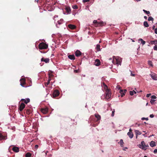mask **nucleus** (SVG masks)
<instances>
[{
    "instance_id": "35",
    "label": "nucleus",
    "mask_w": 157,
    "mask_h": 157,
    "mask_svg": "<svg viewBox=\"0 0 157 157\" xmlns=\"http://www.w3.org/2000/svg\"><path fill=\"white\" fill-rule=\"evenodd\" d=\"M143 11L145 13H146L147 14H150V12L148 11H147L144 10H143Z\"/></svg>"
},
{
    "instance_id": "12",
    "label": "nucleus",
    "mask_w": 157,
    "mask_h": 157,
    "mask_svg": "<svg viewBox=\"0 0 157 157\" xmlns=\"http://www.w3.org/2000/svg\"><path fill=\"white\" fill-rule=\"evenodd\" d=\"M12 150L16 152H18L19 151V149L18 147L14 146L12 148Z\"/></svg>"
},
{
    "instance_id": "16",
    "label": "nucleus",
    "mask_w": 157,
    "mask_h": 157,
    "mask_svg": "<svg viewBox=\"0 0 157 157\" xmlns=\"http://www.w3.org/2000/svg\"><path fill=\"white\" fill-rule=\"evenodd\" d=\"M6 137L5 136H3L0 132V141L2 140H5L6 139Z\"/></svg>"
},
{
    "instance_id": "31",
    "label": "nucleus",
    "mask_w": 157,
    "mask_h": 157,
    "mask_svg": "<svg viewBox=\"0 0 157 157\" xmlns=\"http://www.w3.org/2000/svg\"><path fill=\"white\" fill-rule=\"evenodd\" d=\"M66 10L67 12L69 13L71 11V9L69 7H67L66 8Z\"/></svg>"
},
{
    "instance_id": "61",
    "label": "nucleus",
    "mask_w": 157,
    "mask_h": 157,
    "mask_svg": "<svg viewBox=\"0 0 157 157\" xmlns=\"http://www.w3.org/2000/svg\"><path fill=\"white\" fill-rule=\"evenodd\" d=\"M35 1H36L37 2H38V0H35Z\"/></svg>"
},
{
    "instance_id": "9",
    "label": "nucleus",
    "mask_w": 157,
    "mask_h": 157,
    "mask_svg": "<svg viewBox=\"0 0 157 157\" xmlns=\"http://www.w3.org/2000/svg\"><path fill=\"white\" fill-rule=\"evenodd\" d=\"M150 75L151 78L154 80H157V75L153 73L150 74Z\"/></svg>"
},
{
    "instance_id": "24",
    "label": "nucleus",
    "mask_w": 157,
    "mask_h": 157,
    "mask_svg": "<svg viewBox=\"0 0 157 157\" xmlns=\"http://www.w3.org/2000/svg\"><path fill=\"white\" fill-rule=\"evenodd\" d=\"M150 43L151 44H154L155 45H157V40H151L150 41Z\"/></svg>"
},
{
    "instance_id": "28",
    "label": "nucleus",
    "mask_w": 157,
    "mask_h": 157,
    "mask_svg": "<svg viewBox=\"0 0 157 157\" xmlns=\"http://www.w3.org/2000/svg\"><path fill=\"white\" fill-rule=\"evenodd\" d=\"M144 25L145 27H148L149 26V25L148 24L147 22L146 21L144 22Z\"/></svg>"
},
{
    "instance_id": "6",
    "label": "nucleus",
    "mask_w": 157,
    "mask_h": 157,
    "mask_svg": "<svg viewBox=\"0 0 157 157\" xmlns=\"http://www.w3.org/2000/svg\"><path fill=\"white\" fill-rule=\"evenodd\" d=\"M25 107V105L23 103H21L19 106V109L20 111L23 110Z\"/></svg>"
},
{
    "instance_id": "10",
    "label": "nucleus",
    "mask_w": 157,
    "mask_h": 157,
    "mask_svg": "<svg viewBox=\"0 0 157 157\" xmlns=\"http://www.w3.org/2000/svg\"><path fill=\"white\" fill-rule=\"evenodd\" d=\"M49 58H44L43 57L41 59V62H44L46 63H48L49 62Z\"/></svg>"
},
{
    "instance_id": "13",
    "label": "nucleus",
    "mask_w": 157,
    "mask_h": 157,
    "mask_svg": "<svg viewBox=\"0 0 157 157\" xmlns=\"http://www.w3.org/2000/svg\"><path fill=\"white\" fill-rule=\"evenodd\" d=\"M127 90L126 89L124 90H120V93L121 94V97H123V96L124 95H125L124 93H126V92H127Z\"/></svg>"
},
{
    "instance_id": "56",
    "label": "nucleus",
    "mask_w": 157,
    "mask_h": 157,
    "mask_svg": "<svg viewBox=\"0 0 157 157\" xmlns=\"http://www.w3.org/2000/svg\"><path fill=\"white\" fill-rule=\"evenodd\" d=\"M129 131V132H132L131 129V128H130Z\"/></svg>"
},
{
    "instance_id": "22",
    "label": "nucleus",
    "mask_w": 157,
    "mask_h": 157,
    "mask_svg": "<svg viewBox=\"0 0 157 157\" xmlns=\"http://www.w3.org/2000/svg\"><path fill=\"white\" fill-rule=\"evenodd\" d=\"M150 145L151 147H154L156 146L155 142L154 141H152L151 142Z\"/></svg>"
},
{
    "instance_id": "48",
    "label": "nucleus",
    "mask_w": 157,
    "mask_h": 157,
    "mask_svg": "<svg viewBox=\"0 0 157 157\" xmlns=\"http://www.w3.org/2000/svg\"><path fill=\"white\" fill-rule=\"evenodd\" d=\"M154 152L155 153H157V149H155L154 151Z\"/></svg>"
},
{
    "instance_id": "58",
    "label": "nucleus",
    "mask_w": 157,
    "mask_h": 157,
    "mask_svg": "<svg viewBox=\"0 0 157 157\" xmlns=\"http://www.w3.org/2000/svg\"><path fill=\"white\" fill-rule=\"evenodd\" d=\"M102 84L103 86H104L105 84L104 82H103Z\"/></svg>"
},
{
    "instance_id": "37",
    "label": "nucleus",
    "mask_w": 157,
    "mask_h": 157,
    "mask_svg": "<svg viewBox=\"0 0 157 157\" xmlns=\"http://www.w3.org/2000/svg\"><path fill=\"white\" fill-rule=\"evenodd\" d=\"M155 100L154 99H151L150 100V102L151 103V104H153Z\"/></svg>"
},
{
    "instance_id": "39",
    "label": "nucleus",
    "mask_w": 157,
    "mask_h": 157,
    "mask_svg": "<svg viewBox=\"0 0 157 157\" xmlns=\"http://www.w3.org/2000/svg\"><path fill=\"white\" fill-rule=\"evenodd\" d=\"M153 49L155 51H157V45H155L153 47Z\"/></svg>"
},
{
    "instance_id": "53",
    "label": "nucleus",
    "mask_w": 157,
    "mask_h": 157,
    "mask_svg": "<svg viewBox=\"0 0 157 157\" xmlns=\"http://www.w3.org/2000/svg\"><path fill=\"white\" fill-rule=\"evenodd\" d=\"M144 17L146 19H147V16H144Z\"/></svg>"
},
{
    "instance_id": "19",
    "label": "nucleus",
    "mask_w": 157,
    "mask_h": 157,
    "mask_svg": "<svg viewBox=\"0 0 157 157\" xmlns=\"http://www.w3.org/2000/svg\"><path fill=\"white\" fill-rule=\"evenodd\" d=\"M68 27L70 29H75L76 26L75 25H72V24H70L68 25Z\"/></svg>"
},
{
    "instance_id": "42",
    "label": "nucleus",
    "mask_w": 157,
    "mask_h": 157,
    "mask_svg": "<svg viewBox=\"0 0 157 157\" xmlns=\"http://www.w3.org/2000/svg\"><path fill=\"white\" fill-rule=\"evenodd\" d=\"M151 99H155L156 98V97L155 95H152L151 96Z\"/></svg>"
},
{
    "instance_id": "57",
    "label": "nucleus",
    "mask_w": 157,
    "mask_h": 157,
    "mask_svg": "<svg viewBox=\"0 0 157 157\" xmlns=\"http://www.w3.org/2000/svg\"><path fill=\"white\" fill-rule=\"evenodd\" d=\"M113 64H115V63H114V60H113Z\"/></svg>"
},
{
    "instance_id": "32",
    "label": "nucleus",
    "mask_w": 157,
    "mask_h": 157,
    "mask_svg": "<svg viewBox=\"0 0 157 157\" xmlns=\"http://www.w3.org/2000/svg\"><path fill=\"white\" fill-rule=\"evenodd\" d=\"M50 79H48L47 82L45 83V85L46 86H47L50 83Z\"/></svg>"
},
{
    "instance_id": "5",
    "label": "nucleus",
    "mask_w": 157,
    "mask_h": 157,
    "mask_svg": "<svg viewBox=\"0 0 157 157\" xmlns=\"http://www.w3.org/2000/svg\"><path fill=\"white\" fill-rule=\"evenodd\" d=\"M59 94V92L57 90H55L53 92L52 96L53 98H54L58 96Z\"/></svg>"
},
{
    "instance_id": "47",
    "label": "nucleus",
    "mask_w": 157,
    "mask_h": 157,
    "mask_svg": "<svg viewBox=\"0 0 157 157\" xmlns=\"http://www.w3.org/2000/svg\"><path fill=\"white\" fill-rule=\"evenodd\" d=\"M150 117L151 118H153L154 117V115L153 114H151L150 115Z\"/></svg>"
},
{
    "instance_id": "60",
    "label": "nucleus",
    "mask_w": 157,
    "mask_h": 157,
    "mask_svg": "<svg viewBox=\"0 0 157 157\" xmlns=\"http://www.w3.org/2000/svg\"><path fill=\"white\" fill-rule=\"evenodd\" d=\"M131 40H132V42H134V41H134V40H133L132 39H131Z\"/></svg>"
},
{
    "instance_id": "55",
    "label": "nucleus",
    "mask_w": 157,
    "mask_h": 157,
    "mask_svg": "<svg viewBox=\"0 0 157 157\" xmlns=\"http://www.w3.org/2000/svg\"><path fill=\"white\" fill-rule=\"evenodd\" d=\"M155 26H153L152 27V29H155Z\"/></svg>"
},
{
    "instance_id": "49",
    "label": "nucleus",
    "mask_w": 157,
    "mask_h": 157,
    "mask_svg": "<svg viewBox=\"0 0 157 157\" xmlns=\"http://www.w3.org/2000/svg\"><path fill=\"white\" fill-rule=\"evenodd\" d=\"M151 95V94H147V95H146V97H150V96Z\"/></svg>"
},
{
    "instance_id": "8",
    "label": "nucleus",
    "mask_w": 157,
    "mask_h": 157,
    "mask_svg": "<svg viewBox=\"0 0 157 157\" xmlns=\"http://www.w3.org/2000/svg\"><path fill=\"white\" fill-rule=\"evenodd\" d=\"M20 85L23 87H25L24 85L25 84V79L22 78L20 79Z\"/></svg>"
},
{
    "instance_id": "1",
    "label": "nucleus",
    "mask_w": 157,
    "mask_h": 157,
    "mask_svg": "<svg viewBox=\"0 0 157 157\" xmlns=\"http://www.w3.org/2000/svg\"><path fill=\"white\" fill-rule=\"evenodd\" d=\"M111 93L109 89H107L106 90L105 98L106 100H108L110 98Z\"/></svg>"
},
{
    "instance_id": "40",
    "label": "nucleus",
    "mask_w": 157,
    "mask_h": 157,
    "mask_svg": "<svg viewBox=\"0 0 157 157\" xmlns=\"http://www.w3.org/2000/svg\"><path fill=\"white\" fill-rule=\"evenodd\" d=\"M141 120H146L147 121L148 120V119L147 117V118L143 117L141 118Z\"/></svg>"
},
{
    "instance_id": "4",
    "label": "nucleus",
    "mask_w": 157,
    "mask_h": 157,
    "mask_svg": "<svg viewBox=\"0 0 157 157\" xmlns=\"http://www.w3.org/2000/svg\"><path fill=\"white\" fill-rule=\"evenodd\" d=\"M93 23L96 26H102L105 24L102 21L98 22L96 20H94L93 21Z\"/></svg>"
},
{
    "instance_id": "29",
    "label": "nucleus",
    "mask_w": 157,
    "mask_h": 157,
    "mask_svg": "<svg viewBox=\"0 0 157 157\" xmlns=\"http://www.w3.org/2000/svg\"><path fill=\"white\" fill-rule=\"evenodd\" d=\"M31 154L29 152L27 153L25 155L26 157H31Z\"/></svg>"
},
{
    "instance_id": "11",
    "label": "nucleus",
    "mask_w": 157,
    "mask_h": 157,
    "mask_svg": "<svg viewBox=\"0 0 157 157\" xmlns=\"http://www.w3.org/2000/svg\"><path fill=\"white\" fill-rule=\"evenodd\" d=\"M21 101L24 102L25 103L27 104L30 101V100L29 98H27L26 99H22Z\"/></svg>"
},
{
    "instance_id": "17",
    "label": "nucleus",
    "mask_w": 157,
    "mask_h": 157,
    "mask_svg": "<svg viewBox=\"0 0 157 157\" xmlns=\"http://www.w3.org/2000/svg\"><path fill=\"white\" fill-rule=\"evenodd\" d=\"M116 64H117V66H118L119 64L121 65V61L120 59H116Z\"/></svg>"
},
{
    "instance_id": "38",
    "label": "nucleus",
    "mask_w": 157,
    "mask_h": 157,
    "mask_svg": "<svg viewBox=\"0 0 157 157\" xmlns=\"http://www.w3.org/2000/svg\"><path fill=\"white\" fill-rule=\"evenodd\" d=\"M72 8L74 9H78V7L77 5H74L72 6Z\"/></svg>"
},
{
    "instance_id": "25",
    "label": "nucleus",
    "mask_w": 157,
    "mask_h": 157,
    "mask_svg": "<svg viewBox=\"0 0 157 157\" xmlns=\"http://www.w3.org/2000/svg\"><path fill=\"white\" fill-rule=\"evenodd\" d=\"M118 143L120 144L121 147H123V146L124 142L122 139H121Z\"/></svg>"
},
{
    "instance_id": "45",
    "label": "nucleus",
    "mask_w": 157,
    "mask_h": 157,
    "mask_svg": "<svg viewBox=\"0 0 157 157\" xmlns=\"http://www.w3.org/2000/svg\"><path fill=\"white\" fill-rule=\"evenodd\" d=\"M154 31H155V34H157V28H155V29Z\"/></svg>"
},
{
    "instance_id": "52",
    "label": "nucleus",
    "mask_w": 157,
    "mask_h": 157,
    "mask_svg": "<svg viewBox=\"0 0 157 157\" xmlns=\"http://www.w3.org/2000/svg\"><path fill=\"white\" fill-rule=\"evenodd\" d=\"M74 71H75V73H78V70H75Z\"/></svg>"
},
{
    "instance_id": "44",
    "label": "nucleus",
    "mask_w": 157,
    "mask_h": 157,
    "mask_svg": "<svg viewBox=\"0 0 157 157\" xmlns=\"http://www.w3.org/2000/svg\"><path fill=\"white\" fill-rule=\"evenodd\" d=\"M104 86V89H108L107 86L106 84H105V85Z\"/></svg>"
},
{
    "instance_id": "62",
    "label": "nucleus",
    "mask_w": 157,
    "mask_h": 157,
    "mask_svg": "<svg viewBox=\"0 0 157 157\" xmlns=\"http://www.w3.org/2000/svg\"><path fill=\"white\" fill-rule=\"evenodd\" d=\"M56 26L57 27H58V25H57V24H56Z\"/></svg>"
},
{
    "instance_id": "7",
    "label": "nucleus",
    "mask_w": 157,
    "mask_h": 157,
    "mask_svg": "<svg viewBox=\"0 0 157 157\" xmlns=\"http://www.w3.org/2000/svg\"><path fill=\"white\" fill-rule=\"evenodd\" d=\"M41 112L44 114H47L48 111V109L46 107L44 108H41L40 109Z\"/></svg>"
},
{
    "instance_id": "46",
    "label": "nucleus",
    "mask_w": 157,
    "mask_h": 157,
    "mask_svg": "<svg viewBox=\"0 0 157 157\" xmlns=\"http://www.w3.org/2000/svg\"><path fill=\"white\" fill-rule=\"evenodd\" d=\"M135 134H136V138H137V131L136 130L135 131Z\"/></svg>"
},
{
    "instance_id": "33",
    "label": "nucleus",
    "mask_w": 157,
    "mask_h": 157,
    "mask_svg": "<svg viewBox=\"0 0 157 157\" xmlns=\"http://www.w3.org/2000/svg\"><path fill=\"white\" fill-rule=\"evenodd\" d=\"M63 19H61L60 20L58 21V23L59 25L61 24L63 22Z\"/></svg>"
},
{
    "instance_id": "34",
    "label": "nucleus",
    "mask_w": 157,
    "mask_h": 157,
    "mask_svg": "<svg viewBox=\"0 0 157 157\" xmlns=\"http://www.w3.org/2000/svg\"><path fill=\"white\" fill-rule=\"evenodd\" d=\"M148 21H153L154 20V19L153 17H148Z\"/></svg>"
},
{
    "instance_id": "30",
    "label": "nucleus",
    "mask_w": 157,
    "mask_h": 157,
    "mask_svg": "<svg viewBox=\"0 0 157 157\" xmlns=\"http://www.w3.org/2000/svg\"><path fill=\"white\" fill-rule=\"evenodd\" d=\"M134 93L136 94V92L134 90L132 91H130V94L131 95H133L134 94Z\"/></svg>"
},
{
    "instance_id": "64",
    "label": "nucleus",
    "mask_w": 157,
    "mask_h": 157,
    "mask_svg": "<svg viewBox=\"0 0 157 157\" xmlns=\"http://www.w3.org/2000/svg\"><path fill=\"white\" fill-rule=\"evenodd\" d=\"M144 157H147V156L145 155V156H144Z\"/></svg>"
},
{
    "instance_id": "15",
    "label": "nucleus",
    "mask_w": 157,
    "mask_h": 157,
    "mask_svg": "<svg viewBox=\"0 0 157 157\" xmlns=\"http://www.w3.org/2000/svg\"><path fill=\"white\" fill-rule=\"evenodd\" d=\"M100 64V61L98 59H96L94 62V65L96 66H99Z\"/></svg>"
},
{
    "instance_id": "2",
    "label": "nucleus",
    "mask_w": 157,
    "mask_h": 157,
    "mask_svg": "<svg viewBox=\"0 0 157 157\" xmlns=\"http://www.w3.org/2000/svg\"><path fill=\"white\" fill-rule=\"evenodd\" d=\"M139 147L142 149H144V150H146L147 149V147H149V146L148 144H145V142L144 141H142L141 142L140 144L139 145Z\"/></svg>"
},
{
    "instance_id": "3",
    "label": "nucleus",
    "mask_w": 157,
    "mask_h": 157,
    "mask_svg": "<svg viewBox=\"0 0 157 157\" xmlns=\"http://www.w3.org/2000/svg\"><path fill=\"white\" fill-rule=\"evenodd\" d=\"M39 47L40 49H46L48 47V45L42 42L39 44Z\"/></svg>"
},
{
    "instance_id": "59",
    "label": "nucleus",
    "mask_w": 157,
    "mask_h": 157,
    "mask_svg": "<svg viewBox=\"0 0 157 157\" xmlns=\"http://www.w3.org/2000/svg\"><path fill=\"white\" fill-rule=\"evenodd\" d=\"M109 60H112V58H110L109 59Z\"/></svg>"
},
{
    "instance_id": "23",
    "label": "nucleus",
    "mask_w": 157,
    "mask_h": 157,
    "mask_svg": "<svg viewBox=\"0 0 157 157\" xmlns=\"http://www.w3.org/2000/svg\"><path fill=\"white\" fill-rule=\"evenodd\" d=\"M127 135H128V136H129V137L131 138H132L133 136V134L132 133V132H128L127 133Z\"/></svg>"
},
{
    "instance_id": "14",
    "label": "nucleus",
    "mask_w": 157,
    "mask_h": 157,
    "mask_svg": "<svg viewBox=\"0 0 157 157\" xmlns=\"http://www.w3.org/2000/svg\"><path fill=\"white\" fill-rule=\"evenodd\" d=\"M82 54V53L79 50H77L75 52V55L77 57H78L81 56Z\"/></svg>"
},
{
    "instance_id": "18",
    "label": "nucleus",
    "mask_w": 157,
    "mask_h": 157,
    "mask_svg": "<svg viewBox=\"0 0 157 157\" xmlns=\"http://www.w3.org/2000/svg\"><path fill=\"white\" fill-rule=\"evenodd\" d=\"M95 116L96 118H97V121L98 122L101 119V116L98 114H96L95 115Z\"/></svg>"
},
{
    "instance_id": "27",
    "label": "nucleus",
    "mask_w": 157,
    "mask_h": 157,
    "mask_svg": "<svg viewBox=\"0 0 157 157\" xmlns=\"http://www.w3.org/2000/svg\"><path fill=\"white\" fill-rule=\"evenodd\" d=\"M26 113L27 114L29 115L31 113V110L30 109H27L26 110Z\"/></svg>"
},
{
    "instance_id": "54",
    "label": "nucleus",
    "mask_w": 157,
    "mask_h": 157,
    "mask_svg": "<svg viewBox=\"0 0 157 157\" xmlns=\"http://www.w3.org/2000/svg\"><path fill=\"white\" fill-rule=\"evenodd\" d=\"M131 75L132 76H134L135 75H134V74H133L132 73H131Z\"/></svg>"
},
{
    "instance_id": "63",
    "label": "nucleus",
    "mask_w": 157,
    "mask_h": 157,
    "mask_svg": "<svg viewBox=\"0 0 157 157\" xmlns=\"http://www.w3.org/2000/svg\"><path fill=\"white\" fill-rule=\"evenodd\" d=\"M148 104V103H147L146 104V105H147Z\"/></svg>"
},
{
    "instance_id": "43",
    "label": "nucleus",
    "mask_w": 157,
    "mask_h": 157,
    "mask_svg": "<svg viewBox=\"0 0 157 157\" xmlns=\"http://www.w3.org/2000/svg\"><path fill=\"white\" fill-rule=\"evenodd\" d=\"M89 1L90 0H83V3H86L89 2Z\"/></svg>"
},
{
    "instance_id": "26",
    "label": "nucleus",
    "mask_w": 157,
    "mask_h": 157,
    "mask_svg": "<svg viewBox=\"0 0 157 157\" xmlns=\"http://www.w3.org/2000/svg\"><path fill=\"white\" fill-rule=\"evenodd\" d=\"M100 46L99 44H97L96 46V48L97 51H101L100 48Z\"/></svg>"
},
{
    "instance_id": "41",
    "label": "nucleus",
    "mask_w": 157,
    "mask_h": 157,
    "mask_svg": "<svg viewBox=\"0 0 157 157\" xmlns=\"http://www.w3.org/2000/svg\"><path fill=\"white\" fill-rule=\"evenodd\" d=\"M114 113H115V110H114V109H113V111L112 112V114H111V116L112 117H113L114 116Z\"/></svg>"
},
{
    "instance_id": "36",
    "label": "nucleus",
    "mask_w": 157,
    "mask_h": 157,
    "mask_svg": "<svg viewBox=\"0 0 157 157\" xmlns=\"http://www.w3.org/2000/svg\"><path fill=\"white\" fill-rule=\"evenodd\" d=\"M148 64L150 66H151L152 67L153 66L152 63L151 61H148Z\"/></svg>"
},
{
    "instance_id": "21",
    "label": "nucleus",
    "mask_w": 157,
    "mask_h": 157,
    "mask_svg": "<svg viewBox=\"0 0 157 157\" xmlns=\"http://www.w3.org/2000/svg\"><path fill=\"white\" fill-rule=\"evenodd\" d=\"M138 40L139 41V42L140 41L141 42V44H142V45L145 44L146 43V42L141 38H140Z\"/></svg>"
},
{
    "instance_id": "51",
    "label": "nucleus",
    "mask_w": 157,
    "mask_h": 157,
    "mask_svg": "<svg viewBox=\"0 0 157 157\" xmlns=\"http://www.w3.org/2000/svg\"><path fill=\"white\" fill-rule=\"evenodd\" d=\"M141 134V133L139 131H138V135H140Z\"/></svg>"
},
{
    "instance_id": "50",
    "label": "nucleus",
    "mask_w": 157,
    "mask_h": 157,
    "mask_svg": "<svg viewBox=\"0 0 157 157\" xmlns=\"http://www.w3.org/2000/svg\"><path fill=\"white\" fill-rule=\"evenodd\" d=\"M38 145H36L35 146V148H36L37 149L38 148Z\"/></svg>"
},
{
    "instance_id": "20",
    "label": "nucleus",
    "mask_w": 157,
    "mask_h": 157,
    "mask_svg": "<svg viewBox=\"0 0 157 157\" xmlns=\"http://www.w3.org/2000/svg\"><path fill=\"white\" fill-rule=\"evenodd\" d=\"M68 58L71 60H75V57L74 55H69L68 56Z\"/></svg>"
}]
</instances>
